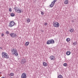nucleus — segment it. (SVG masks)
<instances>
[{"label":"nucleus","instance_id":"f257e3e1","mask_svg":"<svg viewBox=\"0 0 78 78\" xmlns=\"http://www.w3.org/2000/svg\"><path fill=\"white\" fill-rule=\"evenodd\" d=\"M2 57L3 58H6V59H8L9 58V55L6 52H2Z\"/></svg>","mask_w":78,"mask_h":78},{"label":"nucleus","instance_id":"f03ea898","mask_svg":"<svg viewBox=\"0 0 78 78\" xmlns=\"http://www.w3.org/2000/svg\"><path fill=\"white\" fill-rule=\"evenodd\" d=\"M14 9L15 11H16V12H18V13H21V12H23V10H22V9L19 8H18L17 9V7H15L14 8Z\"/></svg>","mask_w":78,"mask_h":78},{"label":"nucleus","instance_id":"7ed1b4c3","mask_svg":"<svg viewBox=\"0 0 78 78\" xmlns=\"http://www.w3.org/2000/svg\"><path fill=\"white\" fill-rule=\"evenodd\" d=\"M11 51L13 52V55H16V56L18 55V53H17V51L16 49H14V48H12L11 49Z\"/></svg>","mask_w":78,"mask_h":78},{"label":"nucleus","instance_id":"20e7f679","mask_svg":"<svg viewBox=\"0 0 78 78\" xmlns=\"http://www.w3.org/2000/svg\"><path fill=\"white\" fill-rule=\"evenodd\" d=\"M55 43V41L53 39L50 40H48L47 42V44H53Z\"/></svg>","mask_w":78,"mask_h":78},{"label":"nucleus","instance_id":"39448f33","mask_svg":"<svg viewBox=\"0 0 78 78\" xmlns=\"http://www.w3.org/2000/svg\"><path fill=\"white\" fill-rule=\"evenodd\" d=\"M9 35L11 37H13V38H15V37H17V34L15 33H11L9 34Z\"/></svg>","mask_w":78,"mask_h":78},{"label":"nucleus","instance_id":"423d86ee","mask_svg":"<svg viewBox=\"0 0 78 78\" xmlns=\"http://www.w3.org/2000/svg\"><path fill=\"white\" fill-rule=\"evenodd\" d=\"M53 23V26L54 27H59V23L57 22H55Z\"/></svg>","mask_w":78,"mask_h":78},{"label":"nucleus","instance_id":"0eeeda50","mask_svg":"<svg viewBox=\"0 0 78 78\" xmlns=\"http://www.w3.org/2000/svg\"><path fill=\"white\" fill-rule=\"evenodd\" d=\"M15 24V23L14 22V21H11L10 22V23H9V26L10 27H12L14 25V24Z\"/></svg>","mask_w":78,"mask_h":78},{"label":"nucleus","instance_id":"6e6552de","mask_svg":"<svg viewBox=\"0 0 78 78\" xmlns=\"http://www.w3.org/2000/svg\"><path fill=\"white\" fill-rule=\"evenodd\" d=\"M22 78H27V74L25 73H23L21 75Z\"/></svg>","mask_w":78,"mask_h":78},{"label":"nucleus","instance_id":"1a4fd4ad","mask_svg":"<svg viewBox=\"0 0 78 78\" xmlns=\"http://www.w3.org/2000/svg\"><path fill=\"white\" fill-rule=\"evenodd\" d=\"M50 59L51 60H54L55 59V56L53 55H51L50 56Z\"/></svg>","mask_w":78,"mask_h":78},{"label":"nucleus","instance_id":"9d476101","mask_svg":"<svg viewBox=\"0 0 78 78\" xmlns=\"http://www.w3.org/2000/svg\"><path fill=\"white\" fill-rule=\"evenodd\" d=\"M25 60L24 58L21 60V63L22 64H24V63H25Z\"/></svg>","mask_w":78,"mask_h":78},{"label":"nucleus","instance_id":"9b49d317","mask_svg":"<svg viewBox=\"0 0 78 78\" xmlns=\"http://www.w3.org/2000/svg\"><path fill=\"white\" fill-rule=\"evenodd\" d=\"M54 5L55 4L53 3V2H51V4L50 5V6L51 8H53Z\"/></svg>","mask_w":78,"mask_h":78},{"label":"nucleus","instance_id":"f8f14e48","mask_svg":"<svg viewBox=\"0 0 78 78\" xmlns=\"http://www.w3.org/2000/svg\"><path fill=\"white\" fill-rule=\"evenodd\" d=\"M71 52L70 51H68L66 52V55L67 56H69L70 55Z\"/></svg>","mask_w":78,"mask_h":78},{"label":"nucleus","instance_id":"ddd939ff","mask_svg":"<svg viewBox=\"0 0 78 78\" xmlns=\"http://www.w3.org/2000/svg\"><path fill=\"white\" fill-rule=\"evenodd\" d=\"M43 65L44 66H47V63L45 62H43Z\"/></svg>","mask_w":78,"mask_h":78},{"label":"nucleus","instance_id":"4468645a","mask_svg":"<svg viewBox=\"0 0 78 78\" xmlns=\"http://www.w3.org/2000/svg\"><path fill=\"white\" fill-rule=\"evenodd\" d=\"M64 3L65 4H68V3H69V1L68 0H65L64 2Z\"/></svg>","mask_w":78,"mask_h":78},{"label":"nucleus","instance_id":"2eb2a0df","mask_svg":"<svg viewBox=\"0 0 78 78\" xmlns=\"http://www.w3.org/2000/svg\"><path fill=\"white\" fill-rule=\"evenodd\" d=\"M26 21L27 23H29L30 22V20L29 18H27Z\"/></svg>","mask_w":78,"mask_h":78},{"label":"nucleus","instance_id":"dca6fc26","mask_svg":"<svg viewBox=\"0 0 78 78\" xmlns=\"http://www.w3.org/2000/svg\"><path fill=\"white\" fill-rule=\"evenodd\" d=\"M69 31L70 32H71V33H72V32H73V29H70Z\"/></svg>","mask_w":78,"mask_h":78},{"label":"nucleus","instance_id":"f3484780","mask_svg":"<svg viewBox=\"0 0 78 78\" xmlns=\"http://www.w3.org/2000/svg\"><path fill=\"white\" fill-rule=\"evenodd\" d=\"M58 78H62V76L61 75H59L58 76Z\"/></svg>","mask_w":78,"mask_h":78},{"label":"nucleus","instance_id":"a211bd4d","mask_svg":"<svg viewBox=\"0 0 78 78\" xmlns=\"http://www.w3.org/2000/svg\"><path fill=\"white\" fill-rule=\"evenodd\" d=\"M29 44H30L29 42H27L26 43L25 45L27 46L28 45H29Z\"/></svg>","mask_w":78,"mask_h":78},{"label":"nucleus","instance_id":"6ab92c4d","mask_svg":"<svg viewBox=\"0 0 78 78\" xmlns=\"http://www.w3.org/2000/svg\"><path fill=\"white\" fill-rule=\"evenodd\" d=\"M66 41L67 42H69V41H70V39L69 38H67L66 39Z\"/></svg>","mask_w":78,"mask_h":78},{"label":"nucleus","instance_id":"aec40b11","mask_svg":"<svg viewBox=\"0 0 78 78\" xmlns=\"http://www.w3.org/2000/svg\"><path fill=\"white\" fill-rule=\"evenodd\" d=\"M11 16L12 17H14L15 16V14L14 13H12L11 14Z\"/></svg>","mask_w":78,"mask_h":78},{"label":"nucleus","instance_id":"412c9836","mask_svg":"<svg viewBox=\"0 0 78 78\" xmlns=\"http://www.w3.org/2000/svg\"><path fill=\"white\" fill-rule=\"evenodd\" d=\"M77 44V43H76V41H75L73 43L74 45H76V44Z\"/></svg>","mask_w":78,"mask_h":78},{"label":"nucleus","instance_id":"4be33fe9","mask_svg":"<svg viewBox=\"0 0 78 78\" xmlns=\"http://www.w3.org/2000/svg\"><path fill=\"white\" fill-rule=\"evenodd\" d=\"M64 66H65V67L67 66V63H65L64 64H63Z\"/></svg>","mask_w":78,"mask_h":78},{"label":"nucleus","instance_id":"5701e85b","mask_svg":"<svg viewBox=\"0 0 78 78\" xmlns=\"http://www.w3.org/2000/svg\"><path fill=\"white\" fill-rule=\"evenodd\" d=\"M56 1H57V0H54L53 1V2H53V3L55 4V2H56Z\"/></svg>","mask_w":78,"mask_h":78},{"label":"nucleus","instance_id":"b1692460","mask_svg":"<svg viewBox=\"0 0 78 78\" xmlns=\"http://www.w3.org/2000/svg\"><path fill=\"white\" fill-rule=\"evenodd\" d=\"M10 76H13L14 75V74L12 73H10Z\"/></svg>","mask_w":78,"mask_h":78},{"label":"nucleus","instance_id":"393cba45","mask_svg":"<svg viewBox=\"0 0 78 78\" xmlns=\"http://www.w3.org/2000/svg\"><path fill=\"white\" fill-rule=\"evenodd\" d=\"M41 14H42V15H44V13L43 12H42V11H41Z\"/></svg>","mask_w":78,"mask_h":78},{"label":"nucleus","instance_id":"a878e982","mask_svg":"<svg viewBox=\"0 0 78 78\" xmlns=\"http://www.w3.org/2000/svg\"><path fill=\"white\" fill-rule=\"evenodd\" d=\"M9 11L10 12H11V11H12V10H11V8H10L9 9Z\"/></svg>","mask_w":78,"mask_h":78},{"label":"nucleus","instance_id":"bb28decb","mask_svg":"<svg viewBox=\"0 0 78 78\" xmlns=\"http://www.w3.org/2000/svg\"><path fill=\"white\" fill-rule=\"evenodd\" d=\"M6 33V34H8L9 33V31H7Z\"/></svg>","mask_w":78,"mask_h":78},{"label":"nucleus","instance_id":"cd10ccee","mask_svg":"<svg viewBox=\"0 0 78 78\" xmlns=\"http://www.w3.org/2000/svg\"><path fill=\"white\" fill-rule=\"evenodd\" d=\"M1 35H2V36H4V34H2Z\"/></svg>","mask_w":78,"mask_h":78},{"label":"nucleus","instance_id":"c85d7f7f","mask_svg":"<svg viewBox=\"0 0 78 78\" xmlns=\"http://www.w3.org/2000/svg\"><path fill=\"white\" fill-rule=\"evenodd\" d=\"M45 25H47V23H45L44 24Z\"/></svg>","mask_w":78,"mask_h":78},{"label":"nucleus","instance_id":"c756f323","mask_svg":"<svg viewBox=\"0 0 78 78\" xmlns=\"http://www.w3.org/2000/svg\"><path fill=\"white\" fill-rule=\"evenodd\" d=\"M0 48L2 50V47H0Z\"/></svg>","mask_w":78,"mask_h":78},{"label":"nucleus","instance_id":"7c9ffc66","mask_svg":"<svg viewBox=\"0 0 78 78\" xmlns=\"http://www.w3.org/2000/svg\"><path fill=\"white\" fill-rule=\"evenodd\" d=\"M72 22L73 23L74 22V21L73 20L72 21Z\"/></svg>","mask_w":78,"mask_h":78},{"label":"nucleus","instance_id":"2f4dec72","mask_svg":"<svg viewBox=\"0 0 78 78\" xmlns=\"http://www.w3.org/2000/svg\"><path fill=\"white\" fill-rule=\"evenodd\" d=\"M1 78H5V77H2Z\"/></svg>","mask_w":78,"mask_h":78},{"label":"nucleus","instance_id":"473e14b6","mask_svg":"<svg viewBox=\"0 0 78 78\" xmlns=\"http://www.w3.org/2000/svg\"><path fill=\"white\" fill-rule=\"evenodd\" d=\"M61 71H62V72H64V71L63 70H61Z\"/></svg>","mask_w":78,"mask_h":78},{"label":"nucleus","instance_id":"72a5a7b5","mask_svg":"<svg viewBox=\"0 0 78 78\" xmlns=\"http://www.w3.org/2000/svg\"><path fill=\"white\" fill-rule=\"evenodd\" d=\"M42 33H43V32H44V30H43V31H42Z\"/></svg>","mask_w":78,"mask_h":78},{"label":"nucleus","instance_id":"f704fd0d","mask_svg":"<svg viewBox=\"0 0 78 78\" xmlns=\"http://www.w3.org/2000/svg\"><path fill=\"white\" fill-rule=\"evenodd\" d=\"M1 73L0 72V75L1 74Z\"/></svg>","mask_w":78,"mask_h":78},{"label":"nucleus","instance_id":"c9c22d12","mask_svg":"<svg viewBox=\"0 0 78 78\" xmlns=\"http://www.w3.org/2000/svg\"><path fill=\"white\" fill-rule=\"evenodd\" d=\"M41 31H42V30H41Z\"/></svg>","mask_w":78,"mask_h":78}]
</instances>
